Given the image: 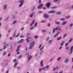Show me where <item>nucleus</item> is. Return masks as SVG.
Masks as SVG:
<instances>
[{"label":"nucleus","mask_w":73,"mask_h":73,"mask_svg":"<svg viewBox=\"0 0 73 73\" xmlns=\"http://www.w3.org/2000/svg\"><path fill=\"white\" fill-rule=\"evenodd\" d=\"M34 44H35V42L34 41L31 42L30 44V47H29V49H31L32 48V47L34 46Z\"/></svg>","instance_id":"nucleus-1"},{"label":"nucleus","mask_w":73,"mask_h":73,"mask_svg":"<svg viewBox=\"0 0 73 73\" xmlns=\"http://www.w3.org/2000/svg\"><path fill=\"white\" fill-rule=\"evenodd\" d=\"M24 0H19V2L20 3H21V4H20L19 5V7H21V6L23 4V3H24Z\"/></svg>","instance_id":"nucleus-2"},{"label":"nucleus","mask_w":73,"mask_h":73,"mask_svg":"<svg viewBox=\"0 0 73 73\" xmlns=\"http://www.w3.org/2000/svg\"><path fill=\"white\" fill-rule=\"evenodd\" d=\"M59 28V27H56V28L53 29V33H54V32H55V31H57V30Z\"/></svg>","instance_id":"nucleus-3"},{"label":"nucleus","mask_w":73,"mask_h":73,"mask_svg":"<svg viewBox=\"0 0 73 73\" xmlns=\"http://www.w3.org/2000/svg\"><path fill=\"white\" fill-rule=\"evenodd\" d=\"M56 12V11H51L48 12V13H54Z\"/></svg>","instance_id":"nucleus-4"},{"label":"nucleus","mask_w":73,"mask_h":73,"mask_svg":"<svg viewBox=\"0 0 73 73\" xmlns=\"http://www.w3.org/2000/svg\"><path fill=\"white\" fill-rule=\"evenodd\" d=\"M24 41V39H22L21 40H19L18 42H17L18 44H19L20 43H22Z\"/></svg>","instance_id":"nucleus-5"},{"label":"nucleus","mask_w":73,"mask_h":73,"mask_svg":"<svg viewBox=\"0 0 73 73\" xmlns=\"http://www.w3.org/2000/svg\"><path fill=\"white\" fill-rule=\"evenodd\" d=\"M28 60L29 61V60H30L31 58H32V56L31 55H30L29 56V55H28Z\"/></svg>","instance_id":"nucleus-6"},{"label":"nucleus","mask_w":73,"mask_h":73,"mask_svg":"<svg viewBox=\"0 0 73 73\" xmlns=\"http://www.w3.org/2000/svg\"><path fill=\"white\" fill-rule=\"evenodd\" d=\"M46 7L47 8H49L50 5V4L49 3H48L46 4Z\"/></svg>","instance_id":"nucleus-7"},{"label":"nucleus","mask_w":73,"mask_h":73,"mask_svg":"<svg viewBox=\"0 0 73 73\" xmlns=\"http://www.w3.org/2000/svg\"><path fill=\"white\" fill-rule=\"evenodd\" d=\"M43 6V4H40V5H39L38 7V9H39L41 8H42V7Z\"/></svg>","instance_id":"nucleus-8"},{"label":"nucleus","mask_w":73,"mask_h":73,"mask_svg":"<svg viewBox=\"0 0 73 73\" xmlns=\"http://www.w3.org/2000/svg\"><path fill=\"white\" fill-rule=\"evenodd\" d=\"M44 17H45V18H48L49 16L47 15V14H44Z\"/></svg>","instance_id":"nucleus-9"},{"label":"nucleus","mask_w":73,"mask_h":73,"mask_svg":"<svg viewBox=\"0 0 73 73\" xmlns=\"http://www.w3.org/2000/svg\"><path fill=\"white\" fill-rule=\"evenodd\" d=\"M35 20H33V22L31 23V24H30V26H32V25H33V24H34L35 23Z\"/></svg>","instance_id":"nucleus-10"},{"label":"nucleus","mask_w":73,"mask_h":73,"mask_svg":"<svg viewBox=\"0 0 73 73\" xmlns=\"http://www.w3.org/2000/svg\"><path fill=\"white\" fill-rule=\"evenodd\" d=\"M73 46H72L71 47V48L70 50H71V52H70V54H71L72 53V52H73Z\"/></svg>","instance_id":"nucleus-11"},{"label":"nucleus","mask_w":73,"mask_h":73,"mask_svg":"<svg viewBox=\"0 0 73 73\" xmlns=\"http://www.w3.org/2000/svg\"><path fill=\"white\" fill-rule=\"evenodd\" d=\"M35 15V13H33L31 14L30 15V17H32V16H33V15Z\"/></svg>","instance_id":"nucleus-12"},{"label":"nucleus","mask_w":73,"mask_h":73,"mask_svg":"<svg viewBox=\"0 0 73 73\" xmlns=\"http://www.w3.org/2000/svg\"><path fill=\"white\" fill-rule=\"evenodd\" d=\"M42 63H43V60L40 63V64L41 65V66H43V64H42Z\"/></svg>","instance_id":"nucleus-13"},{"label":"nucleus","mask_w":73,"mask_h":73,"mask_svg":"<svg viewBox=\"0 0 73 73\" xmlns=\"http://www.w3.org/2000/svg\"><path fill=\"white\" fill-rule=\"evenodd\" d=\"M8 44H6V45L4 46H3L4 49H5V48H6V47H7V46H8Z\"/></svg>","instance_id":"nucleus-14"},{"label":"nucleus","mask_w":73,"mask_h":73,"mask_svg":"<svg viewBox=\"0 0 73 73\" xmlns=\"http://www.w3.org/2000/svg\"><path fill=\"white\" fill-rule=\"evenodd\" d=\"M7 5H5L4 6H3V9H6V8H7Z\"/></svg>","instance_id":"nucleus-15"},{"label":"nucleus","mask_w":73,"mask_h":73,"mask_svg":"<svg viewBox=\"0 0 73 73\" xmlns=\"http://www.w3.org/2000/svg\"><path fill=\"white\" fill-rule=\"evenodd\" d=\"M68 61H69V60H68V58L65 59V62H66V63L68 62Z\"/></svg>","instance_id":"nucleus-16"},{"label":"nucleus","mask_w":73,"mask_h":73,"mask_svg":"<svg viewBox=\"0 0 73 73\" xmlns=\"http://www.w3.org/2000/svg\"><path fill=\"white\" fill-rule=\"evenodd\" d=\"M64 42V41H63L61 42V43H60V44H61V46H62V45H63Z\"/></svg>","instance_id":"nucleus-17"},{"label":"nucleus","mask_w":73,"mask_h":73,"mask_svg":"<svg viewBox=\"0 0 73 73\" xmlns=\"http://www.w3.org/2000/svg\"><path fill=\"white\" fill-rule=\"evenodd\" d=\"M59 33H58L56 35H55L54 36V38H55V37H56V36H57V35H58Z\"/></svg>","instance_id":"nucleus-18"},{"label":"nucleus","mask_w":73,"mask_h":73,"mask_svg":"<svg viewBox=\"0 0 73 73\" xmlns=\"http://www.w3.org/2000/svg\"><path fill=\"white\" fill-rule=\"evenodd\" d=\"M61 12H58L56 13V14L57 15H60V14H61Z\"/></svg>","instance_id":"nucleus-19"},{"label":"nucleus","mask_w":73,"mask_h":73,"mask_svg":"<svg viewBox=\"0 0 73 73\" xmlns=\"http://www.w3.org/2000/svg\"><path fill=\"white\" fill-rule=\"evenodd\" d=\"M58 66H57L55 68H54V70H55L56 69H58Z\"/></svg>","instance_id":"nucleus-20"},{"label":"nucleus","mask_w":73,"mask_h":73,"mask_svg":"<svg viewBox=\"0 0 73 73\" xmlns=\"http://www.w3.org/2000/svg\"><path fill=\"white\" fill-rule=\"evenodd\" d=\"M16 61H17V59H15L13 60V62H16Z\"/></svg>","instance_id":"nucleus-21"},{"label":"nucleus","mask_w":73,"mask_h":73,"mask_svg":"<svg viewBox=\"0 0 73 73\" xmlns=\"http://www.w3.org/2000/svg\"><path fill=\"white\" fill-rule=\"evenodd\" d=\"M66 23V22H64L62 24V25H65V24Z\"/></svg>","instance_id":"nucleus-22"},{"label":"nucleus","mask_w":73,"mask_h":73,"mask_svg":"<svg viewBox=\"0 0 73 73\" xmlns=\"http://www.w3.org/2000/svg\"><path fill=\"white\" fill-rule=\"evenodd\" d=\"M44 49V46H43L41 48H40V50H42Z\"/></svg>","instance_id":"nucleus-23"},{"label":"nucleus","mask_w":73,"mask_h":73,"mask_svg":"<svg viewBox=\"0 0 73 73\" xmlns=\"http://www.w3.org/2000/svg\"><path fill=\"white\" fill-rule=\"evenodd\" d=\"M22 57V55H21L19 56L18 57V59H19V58H20L21 57Z\"/></svg>","instance_id":"nucleus-24"},{"label":"nucleus","mask_w":73,"mask_h":73,"mask_svg":"<svg viewBox=\"0 0 73 73\" xmlns=\"http://www.w3.org/2000/svg\"><path fill=\"white\" fill-rule=\"evenodd\" d=\"M7 53V52L5 51L4 52V53H3V55L4 56L5 55V54H6Z\"/></svg>","instance_id":"nucleus-25"},{"label":"nucleus","mask_w":73,"mask_h":73,"mask_svg":"<svg viewBox=\"0 0 73 73\" xmlns=\"http://www.w3.org/2000/svg\"><path fill=\"white\" fill-rule=\"evenodd\" d=\"M72 40H73V39L72 38H71V39H70V40L69 41V42H71V41H72Z\"/></svg>","instance_id":"nucleus-26"},{"label":"nucleus","mask_w":73,"mask_h":73,"mask_svg":"<svg viewBox=\"0 0 73 73\" xmlns=\"http://www.w3.org/2000/svg\"><path fill=\"white\" fill-rule=\"evenodd\" d=\"M56 24H58V25L60 24L59 22H56Z\"/></svg>","instance_id":"nucleus-27"},{"label":"nucleus","mask_w":73,"mask_h":73,"mask_svg":"<svg viewBox=\"0 0 73 73\" xmlns=\"http://www.w3.org/2000/svg\"><path fill=\"white\" fill-rule=\"evenodd\" d=\"M37 22H36L35 24V27H36V26H37Z\"/></svg>","instance_id":"nucleus-28"},{"label":"nucleus","mask_w":73,"mask_h":73,"mask_svg":"<svg viewBox=\"0 0 73 73\" xmlns=\"http://www.w3.org/2000/svg\"><path fill=\"white\" fill-rule=\"evenodd\" d=\"M61 39V37H60L59 38H58L57 40H59Z\"/></svg>","instance_id":"nucleus-29"},{"label":"nucleus","mask_w":73,"mask_h":73,"mask_svg":"<svg viewBox=\"0 0 73 73\" xmlns=\"http://www.w3.org/2000/svg\"><path fill=\"white\" fill-rule=\"evenodd\" d=\"M45 68H46L45 67H43L42 68V70H44V69H45Z\"/></svg>","instance_id":"nucleus-30"},{"label":"nucleus","mask_w":73,"mask_h":73,"mask_svg":"<svg viewBox=\"0 0 73 73\" xmlns=\"http://www.w3.org/2000/svg\"><path fill=\"white\" fill-rule=\"evenodd\" d=\"M17 62L15 64V65H14V67H16V65H17Z\"/></svg>","instance_id":"nucleus-31"},{"label":"nucleus","mask_w":73,"mask_h":73,"mask_svg":"<svg viewBox=\"0 0 73 73\" xmlns=\"http://www.w3.org/2000/svg\"><path fill=\"white\" fill-rule=\"evenodd\" d=\"M42 32H45V30L43 29L42 30Z\"/></svg>","instance_id":"nucleus-32"},{"label":"nucleus","mask_w":73,"mask_h":73,"mask_svg":"<svg viewBox=\"0 0 73 73\" xmlns=\"http://www.w3.org/2000/svg\"><path fill=\"white\" fill-rule=\"evenodd\" d=\"M70 17V16H68L66 17V19H68V18H69V17Z\"/></svg>","instance_id":"nucleus-33"},{"label":"nucleus","mask_w":73,"mask_h":73,"mask_svg":"<svg viewBox=\"0 0 73 73\" xmlns=\"http://www.w3.org/2000/svg\"><path fill=\"white\" fill-rule=\"evenodd\" d=\"M49 39V37H48L47 38L46 40V41H47V40H48Z\"/></svg>","instance_id":"nucleus-34"},{"label":"nucleus","mask_w":73,"mask_h":73,"mask_svg":"<svg viewBox=\"0 0 73 73\" xmlns=\"http://www.w3.org/2000/svg\"><path fill=\"white\" fill-rule=\"evenodd\" d=\"M16 21H15L13 22V24H15L16 23Z\"/></svg>","instance_id":"nucleus-35"},{"label":"nucleus","mask_w":73,"mask_h":73,"mask_svg":"<svg viewBox=\"0 0 73 73\" xmlns=\"http://www.w3.org/2000/svg\"><path fill=\"white\" fill-rule=\"evenodd\" d=\"M19 50V48H17V49L16 50V52H18Z\"/></svg>","instance_id":"nucleus-36"},{"label":"nucleus","mask_w":73,"mask_h":73,"mask_svg":"<svg viewBox=\"0 0 73 73\" xmlns=\"http://www.w3.org/2000/svg\"><path fill=\"white\" fill-rule=\"evenodd\" d=\"M66 35H67V34H65L64 36H63V38H64V37H66Z\"/></svg>","instance_id":"nucleus-37"},{"label":"nucleus","mask_w":73,"mask_h":73,"mask_svg":"<svg viewBox=\"0 0 73 73\" xmlns=\"http://www.w3.org/2000/svg\"><path fill=\"white\" fill-rule=\"evenodd\" d=\"M59 0H55L54 1V2H56V1H58Z\"/></svg>","instance_id":"nucleus-38"},{"label":"nucleus","mask_w":73,"mask_h":73,"mask_svg":"<svg viewBox=\"0 0 73 73\" xmlns=\"http://www.w3.org/2000/svg\"><path fill=\"white\" fill-rule=\"evenodd\" d=\"M41 68H40L39 69V72H41Z\"/></svg>","instance_id":"nucleus-39"},{"label":"nucleus","mask_w":73,"mask_h":73,"mask_svg":"<svg viewBox=\"0 0 73 73\" xmlns=\"http://www.w3.org/2000/svg\"><path fill=\"white\" fill-rule=\"evenodd\" d=\"M61 58L60 57H59L58 59H57V60L58 61V60H60V59Z\"/></svg>","instance_id":"nucleus-40"},{"label":"nucleus","mask_w":73,"mask_h":73,"mask_svg":"<svg viewBox=\"0 0 73 73\" xmlns=\"http://www.w3.org/2000/svg\"><path fill=\"white\" fill-rule=\"evenodd\" d=\"M68 43H66V44H65L66 46H67V45H68Z\"/></svg>","instance_id":"nucleus-41"},{"label":"nucleus","mask_w":73,"mask_h":73,"mask_svg":"<svg viewBox=\"0 0 73 73\" xmlns=\"http://www.w3.org/2000/svg\"><path fill=\"white\" fill-rule=\"evenodd\" d=\"M24 37V36L21 35L20 36V38H22V37Z\"/></svg>","instance_id":"nucleus-42"},{"label":"nucleus","mask_w":73,"mask_h":73,"mask_svg":"<svg viewBox=\"0 0 73 73\" xmlns=\"http://www.w3.org/2000/svg\"><path fill=\"white\" fill-rule=\"evenodd\" d=\"M73 25V24L72 23L70 25V27H72Z\"/></svg>","instance_id":"nucleus-43"},{"label":"nucleus","mask_w":73,"mask_h":73,"mask_svg":"<svg viewBox=\"0 0 73 73\" xmlns=\"http://www.w3.org/2000/svg\"><path fill=\"white\" fill-rule=\"evenodd\" d=\"M37 37H38V36H35V38H37Z\"/></svg>","instance_id":"nucleus-44"},{"label":"nucleus","mask_w":73,"mask_h":73,"mask_svg":"<svg viewBox=\"0 0 73 73\" xmlns=\"http://www.w3.org/2000/svg\"><path fill=\"white\" fill-rule=\"evenodd\" d=\"M53 60V58L51 60H50V62H51Z\"/></svg>","instance_id":"nucleus-45"},{"label":"nucleus","mask_w":73,"mask_h":73,"mask_svg":"<svg viewBox=\"0 0 73 73\" xmlns=\"http://www.w3.org/2000/svg\"><path fill=\"white\" fill-rule=\"evenodd\" d=\"M27 42H29V40H28V38H27Z\"/></svg>","instance_id":"nucleus-46"},{"label":"nucleus","mask_w":73,"mask_h":73,"mask_svg":"<svg viewBox=\"0 0 73 73\" xmlns=\"http://www.w3.org/2000/svg\"><path fill=\"white\" fill-rule=\"evenodd\" d=\"M41 44L39 46V48H41Z\"/></svg>","instance_id":"nucleus-47"},{"label":"nucleus","mask_w":73,"mask_h":73,"mask_svg":"<svg viewBox=\"0 0 73 73\" xmlns=\"http://www.w3.org/2000/svg\"><path fill=\"white\" fill-rule=\"evenodd\" d=\"M45 68H49V66H47L46 67H45Z\"/></svg>","instance_id":"nucleus-48"},{"label":"nucleus","mask_w":73,"mask_h":73,"mask_svg":"<svg viewBox=\"0 0 73 73\" xmlns=\"http://www.w3.org/2000/svg\"><path fill=\"white\" fill-rule=\"evenodd\" d=\"M65 20V19L64 18H62L61 19V20Z\"/></svg>","instance_id":"nucleus-49"},{"label":"nucleus","mask_w":73,"mask_h":73,"mask_svg":"<svg viewBox=\"0 0 73 73\" xmlns=\"http://www.w3.org/2000/svg\"><path fill=\"white\" fill-rule=\"evenodd\" d=\"M45 21H42L41 22V23H44V22H45Z\"/></svg>","instance_id":"nucleus-50"},{"label":"nucleus","mask_w":73,"mask_h":73,"mask_svg":"<svg viewBox=\"0 0 73 73\" xmlns=\"http://www.w3.org/2000/svg\"><path fill=\"white\" fill-rule=\"evenodd\" d=\"M21 46V45H19V46H18L17 48H20V47Z\"/></svg>","instance_id":"nucleus-51"},{"label":"nucleus","mask_w":73,"mask_h":73,"mask_svg":"<svg viewBox=\"0 0 73 73\" xmlns=\"http://www.w3.org/2000/svg\"><path fill=\"white\" fill-rule=\"evenodd\" d=\"M56 8V7H52V9H54V8Z\"/></svg>","instance_id":"nucleus-52"},{"label":"nucleus","mask_w":73,"mask_h":73,"mask_svg":"<svg viewBox=\"0 0 73 73\" xmlns=\"http://www.w3.org/2000/svg\"><path fill=\"white\" fill-rule=\"evenodd\" d=\"M47 26L48 27H49V26H50V24H48L47 25Z\"/></svg>","instance_id":"nucleus-53"},{"label":"nucleus","mask_w":73,"mask_h":73,"mask_svg":"<svg viewBox=\"0 0 73 73\" xmlns=\"http://www.w3.org/2000/svg\"><path fill=\"white\" fill-rule=\"evenodd\" d=\"M15 35H16V34H14V35H13V37H14V36H15Z\"/></svg>","instance_id":"nucleus-54"},{"label":"nucleus","mask_w":73,"mask_h":73,"mask_svg":"<svg viewBox=\"0 0 73 73\" xmlns=\"http://www.w3.org/2000/svg\"><path fill=\"white\" fill-rule=\"evenodd\" d=\"M19 53H20V52H17V54H19Z\"/></svg>","instance_id":"nucleus-55"},{"label":"nucleus","mask_w":73,"mask_h":73,"mask_svg":"<svg viewBox=\"0 0 73 73\" xmlns=\"http://www.w3.org/2000/svg\"><path fill=\"white\" fill-rule=\"evenodd\" d=\"M33 29V27H32L30 29L31 30V29Z\"/></svg>","instance_id":"nucleus-56"},{"label":"nucleus","mask_w":73,"mask_h":73,"mask_svg":"<svg viewBox=\"0 0 73 73\" xmlns=\"http://www.w3.org/2000/svg\"><path fill=\"white\" fill-rule=\"evenodd\" d=\"M39 3H41V0H39Z\"/></svg>","instance_id":"nucleus-57"},{"label":"nucleus","mask_w":73,"mask_h":73,"mask_svg":"<svg viewBox=\"0 0 73 73\" xmlns=\"http://www.w3.org/2000/svg\"><path fill=\"white\" fill-rule=\"evenodd\" d=\"M38 13H42V11H39L38 12Z\"/></svg>","instance_id":"nucleus-58"},{"label":"nucleus","mask_w":73,"mask_h":73,"mask_svg":"<svg viewBox=\"0 0 73 73\" xmlns=\"http://www.w3.org/2000/svg\"><path fill=\"white\" fill-rule=\"evenodd\" d=\"M66 49H69V48H68V47H66Z\"/></svg>","instance_id":"nucleus-59"},{"label":"nucleus","mask_w":73,"mask_h":73,"mask_svg":"<svg viewBox=\"0 0 73 73\" xmlns=\"http://www.w3.org/2000/svg\"><path fill=\"white\" fill-rule=\"evenodd\" d=\"M23 29H24V28H22L21 29V31H23Z\"/></svg>","instance_id":"nucleus-60"},{"label":"nucleus","mask_w":73,"mask_h":73,"mask_svg":"<svg viewBox=\"0 0 73 73\" xmlns=\"http://www.w3.org/2000/svg\"><path fill=\"white\" fill-rule=\"evenodd\" d=\"M29 35H30V34H27V36H29Z\"/></svg>","instance_id":"nucleus-61"},{"label":"nucleus","mask_w":73,"mask_h":73,"mask_svg":"<svg viewBox=\"0 0 73 73\" xmlns=\"http://www.w3.org/2000/svg\"><path fill=\"white\" fill-rule=\"evenodd\" d=\"M2 20V18L0 17V20Z\"/></svg>","instance_id":"nucleus-62"},{"label":"nucleus","mask_w":73,"mask_h":73,"mask_svg":"<svg viewBox=\"0 0 73 73\" xmlns=\"http://www.w3.org/2000/svg\"><path fill=\"white\" fill-rule=\"evenodd\" d=\"M62 48V47H60L59 48V49H61Z\"/></svg>","instance_id":"nucleus-63"},{"label":"nucleus","mask_w":73,"mask_h":73,"mask_svg":"<svg viewBox=\"0 0 73 73\" xmlns=\"http://www.w3.org/2000/svg\"><path fill=\"white\" fill-rule=\"evenodd\" d=\"M59 73H62V71H60Z\"/></svg>","instance_id":"nucleus-64"}]
</instances>
